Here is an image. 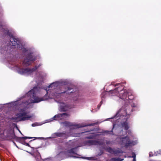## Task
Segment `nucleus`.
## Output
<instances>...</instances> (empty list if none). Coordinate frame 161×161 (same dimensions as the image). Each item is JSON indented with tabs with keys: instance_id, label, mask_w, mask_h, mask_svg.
Returning <instances> with one entry per match:
<instances>
[{
	"instance_id": "obj_1",
	"label": "nucleus",
	"mask_w": 161,
	"mask_h": 161,
	"mask_svg": "<svg viewBox=\"0 0 161 161\" xmlns=\"http://www.w3.org/2000/svg\"><path fill=\"white\" fill-rule=\"evenodd\" d=\"M67 82L65 80H61L52 83L48 86L44 87L46 94L42 98H39L40 92H43L42 89L35 87L24 96L19 98L13 102V109H18V112L13 117V121L18 122L28 120L33 117V114H29L28 105L31 103H37L48 99H59L64 95L70 94L74 101H77L81 99V95L78 91L73 92V90L69 87H64Z\"/></svg>"
},
{
	"instance_id": "obj_9",
	"label": "nucleus",
	"mask_w": 161,
	"mask_h": 161,
	"mask_svg": "<svg viewBox=\"0 0 161 161\" xmlns=\"http://www.w3.org/2000/svg\"><path fill=\"white\" fill-rule=\"evenodd\" d=\"M104 143L103 142L98 141L89 140L85 141L84 143V145L91 146L92 145H103Z\"/></svg>"
},
{
	"instance_id": "obj_7",
	"label": "nucleus",
	"mask_w": 161,
	"mask_h": 161,
	"mask_svg": "<svg viewBox=\"0 0 161 161\" xmlns=\"http://www.w3.org/2000/svg\"><path fill=\"white\" fill-rule=\"evenodd\" d=\"M69 114L67 113L58 114L55 115L53 118L46 120V123L49 122L53 120H65L67 119L69 116Z\"/></svg>"
},
{
	"instance_id": "obj_14",
	"label": "nucleus",
	"mask_w": 161,
	"mask_h": 161,
	"mask_svg": "<svg viewBox=\"0 0 161 161\" xmlns=\"http://www.w3.org/2000/svg\"><path fill=\"white\" fill-rule=\"evenodd\" d=\"M82 158H83V159H87L89 160L95 159L94 158V157H82Z\"/></svg>"
},
{
	"instance_id": "obj_23",
	"label": "nucleus",
	"mask_w": 161,
	"mask_h": 161,
	"mask_svg": "<svg viewBox=\"0 0 161 161\" xmlns=\"http://www.w3.org/2000/svg\"><path fill=\"white\" fill-rule=\"evenodd\" d=\"M106 143L107 144H108L111 143V142L110 141H106Z\"/></svg>"
},
{
	"instance_id": "obj_12",
	"label": "nucleus",
	"mask_w": 161,
	"mask_h": 161,
	"mask_svg": "<svg viewBox=\"0 0 161 161\" xmlns=\"http://www.w3.org/2000/svg\"><path fill=\"white\" fill-rule=\"evenodd\" d=\"M104 149L107 151L112 154H116L118 153H122L121 151L113 149L110 147H104Z\"/></svg>"
},
{
	"instance_id": "obj_2",
	"label": "nucleus",
	"mask_w": 161,
	"mask_h": 161,
	"mask_svg": "<svg viewBox=\"0 0 161 161\" xmlns=\"http://www.w3.org/2000/svg\"><path fill=\"white\" fill-rule=\"evenodd\" d=\"M114 89L110 90L109 94L114 100L122 102L124 104L123 106L113 117L106 119H113L111 120L113 122V127L111 131L103 130L100 132V134L97 133H91L89 136L85 137L87 139H96V137L100 135H105L106 134H113V130L114 132L118 133L123 131L124 133H126L130 128V125L127 120L129 118L130 115L133 111L134 108H138L139 107L138 102L134 99V96L131 93L127 91L123 90V84H119L114 86Z\"/></svg>"
},
{
	"instance_id": "obj_17",
	"label": "nucleus",
	"mask_w": 161,
	"mask_h": 161,
	"mask_svg": "<svg viewBox=\"0 0 161 161\" xmlns=\"http://www.w3.org/2000/svg\"><path fill=\"white\" fill-rule=\"evenodd\" d=\"M103 97H102V100L100 102V104H98L97 105V108H98V109H99L100 108L101 105V104H102L103 103Z\"/></svg>"
},
{
	"instance_id": "obj_5",
	"label": "nucleus",
	"mask_w": 161,
	"mask_h": 161,
	"mask_svg": "<svg viewBox=\"0 0 161 161\" xmlns=\"http://www.w3.org/2000/svg\"><path fill=\"white\" fill-rule=\"evenodd\" d=\"M66 147L68 149H70L67 150V155L69 156H72L74 158H78V157L76 156L78 155L77 153L78 151V147L80 146L78 144V142L76 139H74L72 140H69L67 142Z\"/></svg>"
},
{
	"instance_id": "obj_20",
	"label": "nucleus",
	"mask_w": 161,
	"mask_h": 161,
	"mask_svg": "<svg viewBox=\"0 0 161 161\" xmlns=\"http://www.w3.org/2000/svg\"><path fill=\"white\" fill-rule=\"evenodd\" d=\"M133 158V161H136V155L135 154H134L132 157Z\"/></svg>"
},
{
	"instance_id": "obj_3",
	"label": "nucleus",
	"mask_w": 161,
	"mask_h": 161,
	"mask_svg": "<svg viewBox=\"0 0 161 161\" xmlns=\"http://www.w3.org/2000/svg\"><path fill=\"white\" fill-rule=\"evenodd\" d=\"M64 126L66 127H69L70 129V132L69 133L67 132H57L54 133L52 134V138H53L57 137H61L64 139H67L70 136L74 137H79L81 135L87 133L88 131L85 132H82L80 133H73L72 132V130L80 128L86 126H91L95 125V123L89 124L87 125H84L82 124H75L70 123L68 121H65L64 122L61 123Z\"/></svg>"
},
{
	"instance_id": "obj_10",
	"label": "nucleus",
	"mask_w": 161,
	"mask_h": 161,
	"mask_svg": "<svg viewBox=\"0 0 161 161\" xmlns=\"http://www.w3.org/2000/svg\"><path fill=\"white\" fill-rule=\"evenodd\" d=\"M47 75L43 71L37 72L35 76L36 80H38L39 82L43 80V79Z\"/></svg>"
},
{
	"instance_id": "obj_8",
	"label": "nucleus",
	"mask_w": 161,
	"mask_h": 161,
	"mask_svg": "<svg viewBox=\"0 0 161 161\" xmlns=\"http://www.w3.org/2000/svg\"><path fill=\"white\" fill-rule=\"evenodd\" d=\"M59 103V110L61 111H65L68 110L69 108H72L68 104L64 102H61L58 101L57 102Z\"/></svg>"
},
{
	"instance_id": "obj_28",
	"label": "nucleus",
	"mask_w": 161,
	"mask_h": 161,
	"mask_svg": "<svg viewBox=\"0 0 161 161\" xmlns=\"http://www.w3.org/2000/svg\"><path fill=\"white\" fill-rule=\"evenodd\" d=\"M19 132H20V133H21V131H20V130H19Z\"/></svg>"
},
{
	"instance_id": "obj_16",
	"label": "nucleus",
	"mask_w": 161,
	"mask_h": 161,
	"mask_svg": "<svg viewBox=\"0 0 161 161\" xmlns=\"http://www.w3.org/2000/svg\"><path fill=\"white\" fill-rule=\"evenodd\" d=\"M32 138V137H27V136L23 137L20 138L21 139H31Z\"/></svg>"
},
{
	"instance_id": "obj_22",
	"label": "nucleus",
	"mask_w": 161,
	"mask_h": 161,
	"mask_svg": "<svg viewBox=\"0 0 161 161\" xmlns=\"http://www.w3.org/2000/svg\"><path fill=\"white\" fill-rule=\"evenodd\" d=\"M43 161H52V160L51 158H47L45 159Z\"/></svg>"
},
{
	"instance_id": "obj_27",
	"label": "nucleus",
	"mask_w": 161,
	"mask_h": 161,
	"mask_svg": "<svg viewBox=\"0 0 161 161\" xmlns=\"http://www.w3.org/2000/svg\"><path fill=\"white\" fill-rule=\"evenodd\" d=\"M112 85H110V86H111Z\"/></svg>"
},
{
	"instance_id": "obj_21",
	"label": "nucleus",
	"mask_w": 161,
	"mask_h": 161,
	"mask_svg": "<svg viewBox=\"0 0 161 161\" xmlns=\"http://www.w3.org/2000/svg\"><path fill=\"white\" fill-rule=\"evenodd\" d=\"M154 155H155L154 154ZM153 155H154V154H153V152H149V157H152V156H153Z\"/></svg>"
},
{
	"instance_id": "obj_24",
	"label": "nucleus",
	"mask_w": 161,
	"mask_h": 161,
	"mask_svg": "<svg viewBox=\"0 0 161 161\" xmlns=\"http://www.w3.org/2000/svg\"><path fill=\"white\" fill-rule=\"evenodd\" d=\"M103 153V151L102 150L100 151V153H98V155H101L102 153Z\"/></svg>"
},
{
	"instance_id": "obj_19",
	"label": "nucleus",
	"mask_w": 161,
	"mask_h": 161,
	"mask_svg": "<svg viewBox=\"0 0 161 161\" xmlns=\"http://www.w3.org/2000/svg\"><path fill=\"white\" fill-rule=\"evenodd\" d=\"M22 144L25 146H28V147L30 146L29 144L28 143H26V142H23L22 143Z\"/></svg>"
},
{
	"instance_id": "obj_6",
	"label": "nucleus",
	"mask_w": 161,
	"mask_h": 161,
	"mask_svg": "<svg viewBox=\"0 0 161 161\" xmlns=\"http://www.w3.org/2000/svg\"><path fill=\"white\" fill-rule=\"evenodd\" d=\"M11 68L15 70L19 74L25 76H31L35 71V69L33 68L26 67L24 68L22 66L13 65Z\"/></svg>"
},
{
	"instance_id": "obj_26",
	"label": "nucleus",
	"mask_w": 161,
	"mask_h": 161,
	"mask_svg": "<svg viewBox=\"0 0 161 161\" xmlns=\"http://www.w3.org/2000/svg\"><path fill=\"white\" fill-rule=\"evenodd\" d=\"M52 138V136H51V137H48L46 138H45V139H50V138Z\"/></svg>"
},
{
	"instance_id": "obj_18",
	"label": "nucleus",
	"mask_w": 161,
	"mask_h": 161,
	"mask_svg": "<svg viewBox=\"0 0 161 161\" xmlns=\"http://www.w3.org/2000/svg\"><path fill=\"white\" fill-rule=\"evenodd\" d=\"M161 153V150H159L157 151L156 152H155L154 153V155L156 156L158 154H160Z\"/></svg>"
},
{
	"instance_id": "obj_13",
	"label": "nucleus",
	"mask_w": 161,
	"mask_h": 161,
	"mask_svg": "<svg viewBox=\"0 0 161 161\" xmlns=\"http://www.w3.org/2000/svg\"><path fill=\"white\" fill-rule=\"evenodd\" d=\"M123 159H121L120 158H112L110 159V161H122L123 160Z\"/></svg>"
},
{
	"instance_id": "obj_11",
	"label": "nucleus",
	"mask_w": 161,
	"mask_h": 161,
	"mask_svg": "<svg viewBox=\"0 0 161 161\" xmlns=\"http://www.w3.org/2000/svg\"><path fill=\"white\" fill-rule=\"evenodd\" d=\"M67 153V150L65 151H62L60 152V153L58 154L56 156L57 158H58V160H60L64 158L69 157H72V156H69L66 154Z\"/></svg>"
},
{
	"instance_id": "obj_25",
	"label": "nucleus",
	"mask_w": 161,
	"mask_h": 161,
	"mask_svg": "<svg viewBox=\"0 0 161 161\" xmlns=\"http://www.w3.org/2000/svg\"><path fill=\"white\" fill-rule=\"evenodd\" d=\"M37 125H36L35 123L33 124H32V126L33 127L36 126Z\"/></svg>"
},
{
	"instance_id": "obj_15",
	"label": "nucleus",
	"mask_w": 161,
	"mask_h": 161,
	"mask_svg": "<svg viewBox=\"0 0 161 161\" xmlns=\"http://www.w3.org/2000/svg\"><path fill=\"white\" fill-rule=\"evenodd\" d=\"M42 64H40L38 65H36V66H35L33 67L35 69V71Z\"/></svg>"
},
{
	"instance_id": "obj_4",
	"label": "nucleus",
	"mask_w": 161,
	"mask_h": 161,
	"mask_svg": "<svg viewBox=\"0 0 161 161\" xmlns=\"http://www.w3.org/2000/svg\"><path fill=\"white\" fill-rule=\"evenodd\" d=\"M124 133L121 131L118 133H115L118 137L116 139V142L122 147H128L137 144L138 143L137 139L131 130H128Z\"/></svg>"
}]
</instances>
